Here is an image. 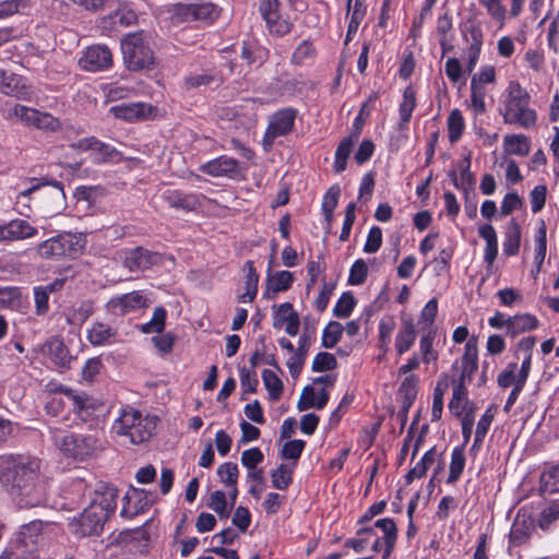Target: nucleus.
Returning a JSON list of instances; mask_svg holds the SVG:
<instances>
[{
  "instance_id": "obj_1",
  "label": "nucleus",
  "mask_w": 559,
  "mask_h": 559,
  "mask_svg": "<svg viewBox=\"0 0 559 559\" xmlns=\"http://www.w3.org/2000/svg\"><path fill=\"white\" fill-rule=\"evenodd\" d=\"M37 459L14 460L1 476L9 495L19 508H36L46 502V483L39 477Z\"/></svg>"
},
{
  "instance_id": "obj_2",
  "label": "nucleus",
  "mask_w": 559,
  "mask_h": 559,
  "mask_svg": "<svg viewBox=\"0 0 559 559\" xmlns=\"http://www.w3.org/2000/svg\"><path fill=\"white\" fill-rule=\"evenodd\" d=\"M530 95L518 82H511L508 96L500 109L506 123L530 129L536 123V112L530 108Z\"/></svg>"
},
{
  "instance_id": "obj_3",
  "label": "nucleus",
  "mask_w": 559,
  "mask_h": 559,
  "mask_svg": "<svg viewBox=\"0 0 559 559\" xmlns=\"http://www.w3.org/2000/svg\"><path fill=\"white\" fill-rule=\"evenodd\" d=\"M121 51L128 70H151L155 66L150 36L143 32L127 34L121 39Z\"/></svg>"
},
{
  "instance_id": "obj_4",
  "label": "nucleus",
  "mask_w": 559,
  "mask_h": 559,
  "mask_svg": "<svg viewBox=\"0 0 559 559\" xmlns=\"http://www.w3.org/2000/svg\"><path fill=\"white\" fill-rule=\"evenodd\" d=\"M102 432L95 430L90 435H66L59 443L60 450L68 456L84 460L103 447Z\"/></svg>"
},
{
  "instance_id": "obj_5",
  "label": "nucleus",
  "mask_w": 559,
  "mask_h": 559,
  "mask_svg": "<svg viewBox=\"0 0 559 559\" xmlns=\"http://www.w3.org/2000/svg\"><path fill=\"white\" fill-rule=\"evenodd\" d=\"M58 390L62 392L72 403V409L81 420L92 421L90 427L98 426V418L104 408L103 404L91 399L84 393L79 394L74 390L69 388L60 386Z\"/></svg>"
},
{
  "instance_id": "obj_6",
  "label": "nucleus",
  "mask_w": 559,
  "mask_h": 559,
  "mask_svg": "<svg viewBox=\"0 0 559 559\" xmlns=\"http://www.w3.org/2000/svg\"><path fill=\"white\" fill-rule=\"evenodd\" d=\"M297 115V109L292 107L280 109L273 114L263 136L265 148H270L276 138L285 136L293 131Z\"/></svg>"
},
{
  "instance_id": "obj_7",
  "label": "nucleus",
  "mask_w": 559,
  "mask_h": 559,
  "mask_svg": "<svg viewBox=\"0 0 559 559\" xmlns=\"http://www.w3.org/2000/svg\"><path fill=\"white\" fill-rule=\"evenodd\" d=\"M109 519L102 508L88 504L71 526L74 533L81 536L98 535L103 531L105 522Z\"/></svg>"
},
{
  "instance_id": "obj_8",
  "label": "nucleus",
  "mask_w": 559,
  "mask_h": 559,
  "mask_svg": "<svg viewBox=\"0 0 559 559\" xmlns=\"http://www.w3.org/2000/svg\"><path fill=\"white\" fill-rule=\"evenodd\" d=\"M46 524L43 521L35 520L21 526L15 537V545L24 548L17 556H23L28 552L29 557L36 556L35 551L37 546L44 540V527Z\"/></svg>"
},
{
  "instance_id": "obj_9",
  "label": "nucleus",
  "mask_w": 559,
  "mask_h": 559,
  "mask_svg": "<svg viewBox=\"0 0 559 559\" xmlns=\"http://www.w3.org/2000/svg\"><path fill=\"white\" fill-rule=\"evenodd\" d=\"M146 307H148V300L140 290L112 297L106 304L107 311L115 316H126Z\"/></svg>"
},
{
  "instance_id": "obj_10",
  "label": "nucleus",
  "mask_w": 559,
  "mask_h": 559,
  "mask_svg": "<svg viewBox=\"0 0 559 559\" xmlns=\"http://www.w3.org/2000/svg\"><path fill=\"white\" fill-rule=\"evenodd\" d=\"M0 93L26 102L33 97L32 87L25 78L3 69H0Z\"/></svg>"
},
{
  "instance_id": "obj_11",
  "label": "nucleus",
  "mask_w": 559,
  "mask_h": 559,
  "mask_svg": "<svg viewBox=\"0 0 559 559\" xmlns=\"http://www.w3.org/2000/svg\"><path fill=\"white\" fill-rule=\"evenodd\" d=\"M177 14L183 16L186 21L214 22L221 14V9L213 2H197L189 4H178Z\"/></svg>"
},
{
  "instance_id": "obj_12",
  "label": "nucleus",
  "mask_w": 559,
  "mask_h": 559,
  "mask_svg": "<svg viewBox=\"0 0 559 559\" xmlns=\"http://www.w3.org/2000/svg\"><path fill=\"white\" fill-rule=\"evenodd\" d=\"M112 63V53L105 45H95L86 49L80 59L81 67L90 72H97L109 68Z\"/></svg>"
},
{
  "instance_id": "obj_13",
  "label": "nucleus",
  "mask_w": 559,
  "mask_h": 559,
  "mask_svg": "<svg viewBox=\"0 0 559 559\" xmlns=\"http://www.w3.org/2000/svg\"><path fill=\"white\" fill-rule=\"evenodd\" d=\"M36 235L37 229L25 219L16 218L0 225V241H19Z\"/></svg>"
},
{
  "instance_id": "obj_14",
  "label": "nucleus",
  "mask_w": 559,
  "mask_h": 559,
  "mask_svg": "<svg viewBox=\"0 0 559 559\" xmlns=\"http://www.w3.org/2000/svg\"><path fill=\"white\" fill-rule=\"evenodd\" d=\"M159 262V255L142 247L129 250L123 259V265L131 272L148 270Z\"/></svg>"
},
{
  "instance_id": "obj_15",
  "label": "nucleus",
  "mask_w": 559,
  "mask_h": 559,
  "mask_svg": "<svg viewBox=\"0 0 559 559\" xmlns=\"http://www.w3.org/2000/svg\"><path fill=\"white\" fill-rule=\"evenodd\" d=\"M118 490L108 483L98 481L94 488V497L90 504H96L102 508L107 516H110L117 508Z\"/></svg>"
},
{
  "instance_id": "obj_16",
  "label": "nucleus",
  "mask_w": 559,
  "mask_h": 559,
  "mask_svg": "<svg viewBox=\"0 0 559 559\" xmlns=\"http://www.w3.org/2000/svg\"><path fill=\"white\" fill-rule=\"evenodd\" d=\"M478 369V350L476 340H468L465 344V350L462 356V371L460 377L453 382L463 383L471 382L474 373Z\"/></svg>"
},
{
  "instance_id": "obj_17",
  "label": "nucleus",
  "mask_w": 559,
  "mask_h": 559,
  "mask_svg": "<svg viewBox=\"0 0 559 559\" xmlns=\"http://www.w3.org/2000/svg\"><path fill=\"white\" fill-rule=\"evenodd\" d=\"M152 111V106L145 103H131L112 106L110 112L118 119L124 121H135L147 117Z\"/></svg>"
},
{
  "instance_id": "obj_18",
  "label": "nucleus",
  "mask_w": 559,
  "mask_h": 559,
  "mask_svg": "<svg viewBox=\"0 0 559 559\" xmlns=\"http://www.w3.org/2000/svg\"><path fill=\"white\" fill-rule=\"evenodd\" d=\"M201 170L210 176L231 178L238 173V160L224 155L204 164Z\"/></svg>"
},
{
  "instance_id": "obj_19",
  "label": "nucleus",
  "mask_w": 559,
  "mask_h": 559,
  "mask_svg": "<svg viewBox=\"0 0 559 559\" xmlns=\"http://www.w3.org/2000/svg\"><path fill=\"white\" fill-rule=\"evenodd\" d=\"M401 328L395 336V349L399 355L407 353L416 341V328L411 317L401 319Z\"/></svg>"
},
{
  "instance_id": "obj_20",
  "label": "nucleus",
  "mask_w": 559,
  "mask_h": 559,
  "mask_svg": "<svg viewBox=\"0 0 559 559\" xmlns=\"http://www.w3.org/2000/svg\"><path fill=\"white\" fill-rule=\"evenodd\" d=\"M164 199L168 205L176 210L186 212L195 211L200 205V199L193 193H183L178 190H168L164 193Z\"/></svg>"
},
{
  "instance_id": "obj_21",
  "label": "nucleus",
  "mask_w": 559,
  "mask_h": 559,
  "mask_svg": "<svg viewBox=\"0 0 559 559\" xmlns=\"http://www.w3.org/2000/svg\"><path fill=\"white\" fill-rule=\"evenodd\" d=\"M538 319L531 313L516 314L508 318V331L510 337H516L521 333L530 332L538 326Z\"/></svg>"
},
{
  "instance_id": "obj_22",
  "label": "nucleus",
  "mask_w": 559,
  "mask_h": 559,
  "mask_svg": "<svg viewBox=\"0 0 559 559\" xmlns=\"http://www.w3.org/2000/svg\"><path fill=\"white\" fill-rule=\"evenodd\" d=\"M56 242L59 248V255H76L84 248V239L81 235H75L71 233H62L55 236Z\"/></svg>"
},
{
  "instance_id": "obj_23",
  "label": "nucleus",
  "mask_w": 559,
  "mask_h": 559,
  "mask_svg": "<svg viewBox=\"0 0 559 559\" xmlns=\"http://www.w3.org/2000/svg\"><path fill=\"white\" fill-rule=\"evenodd\" d=\"M535 531V524L534 520L531 518H523L520 519L518 516L512 525L511 532H510V543L514 546H520L525 544L532 533Z\"/></svg>"
},
{
  "instance_id": "obj_24",
  "label": "nucleus",
  "mask_w": 559,
  "mask_h": 559,
  "mask_svg": "<svg viewBox=\"0 0 559 559\" xmlns=\"http://www.w3.org/2000/svg\"><path fill=\"white\" fill-rule=\"evenodd\" d=\"M293 282L294 275L289 271H278L274 275H269L264 296L266 298H273L277 293L288 290Z\"/></svg>"
},
{
  "instance_id": "obj_25",
  "label": "nucleus",
  "mask_w": 559,
  "mask_h": 559,
  "mask_svg": "<svg viewBox=\"0 0 559 559\" xmlns=\"http://www.w3.org/2000/svg\"><path fill=\"white\" fill-rule=\"evenodd\" d=\"M47 349L52 361L60 368L69 369L72 356L63 341L52 338L47 342Z\"/></svg>"
},
{
  "instance_id": "obj_26",
  "label": "nucleus",
  "mask_w": 559,
  "mask_h": 559,
  "mask_svg": "<svg viewBox=\"0 0 559 559\" xmlns=\"http://www.w3.org/2000/svg\"><path fill=\"white\" fill-rule=\"evenodd\" d=\"M78 146L84 151L93 150L98 152L102 155V162L114 159L120 155V153L114 146L99 141L94 136L80 140Z\"/></svg>"
},
{
  "instance_id": "obj_27",
  "label": "nucleus",
  "mask_w": 559,
  "mask_h": 559,
  "mask_svg": "<svg viewBox=\"0 0 559 559\" xmlns=\"http://www.w3.org/2000/svg\"><path fill=\"white\" fill-rule=\"evenodd\" d=\"M503 145L508 154L516 156H526L531 150L530 139L524 134L506 135Z\"/></svg>"
},
{
  "instance_id": "obj_28",
  "label": "nucleus",
  "mask_w": 559,
  "mask_h": 559,
  "mask_svg": "<svg viewBox=\"0 0 559 559\" xmlns=\"http://www.w3.org/2000/svg\"><path fill=\"white\" fill-rule=\"evenodd\" d=\"M142 414L140 411L134 408H124L122 409L118 419H116L114 424V430L123 436L127 430H130L138 421L143 420Z\"/></svg>"
},
{
  "instance_id": "obj_29",
  "label": "nucleus",
  "mask_w": 559,
  "mask_h": 559,
  "mask_svg": "<svg viewBox=\"0 0 559 559\" xmlns=\"http://www.w3.org/2000/svg\"><path fill=\"white\" fill-rule=\"evenodd\" d=\"M521 245V227L512 219L506 231V239L503 241V252L508 257L518 254Z\"/></svg>"
},
{
  "instance_id": "obj_30",
  "label": "nucleus",
  "mask_w": 559,
  "mask_h": 559,
  "mask_svg": "<svg viewBox=\"0 0 559 559\" xmlns=\"http://www.w3.org/2000/svg\"><path fill=\"white\" fill-rule=\"evenodd\" d=\"M222 82L223 81L219 75L210 72L191 73L187 75L183 80L186 90H193L199 88L201 86H209L213 84L219 86Z\"/></svg>"
},
{
  "instance_id": "obj_31",
  "label": "nucleus",
  "mask_w": 559,
  "mask_h": 559,
  "mask_svg": "<svg viewBox=\"0 0 559 559\" xmlns=\"http://www.w3.org/2000/svg\"><path fill=\"white\" fill-rule=\"evenodd\" d=\"M38 109L27 107L21 104H14L7 110L5 118L9 120H17L26 126L33 127Z\"/></svg>"
},
{
  "instance_id": "obj_32",
  "label": "nucleus",
  "mask_w": 559,
  "mask_h": 559,
  "mask_svg": "<svg viewBox=\"0 0 559 559\" xmlns=\"http://www.w3.org/2000/svg\"><path fill=\"white\" fill-rule=\"evenodd\" d=\"M154 425L147 418L138 421L130 430L123 435L128 437L130 442L133 444H140L147 441L153 433Z\"/></svg>"
},
{
  "instance_id": "obj_33",
  "label": "nucleus",
  "mask_w": 559,
  "mask_h": 559,
  "mask_svg": "<svg viewBox=\"0 0 559 559\" xmlns=\"http://www.w3.org/2000/svg\"><path fill=\"white\" fill-rule=\"evenodd\" d=\"M453 393L452 399L449 403V408L451 413H453L456 417H461L464 409L468 406V401L466 399L467 389L463 383L453 382Z\"/></svg>"
},
{
  "instance_id": "obj_34",
  "label": "nucleus",
  "mask_w": 559,
  "mask_h": 559,
  "mask_svg": "<svg viewBox=\"0 0 559 559\" xmlns=\"http://www.w3.org/2000/svg\"><path fill=\"white\" fill-rule=\"evenodd\" d=\"M483 31L478 23L468 21L463 31V38L468 44L467 50H481Z\"/></svg>"
},
{
  "instance_id": "obj_35",
  "label": "nucleus",
  "mask_w": 559,
  "mask_h": 559,
  "mask_svg": "<svg viewBox=\"0 0 559 559\" xmlns=\"http://www.w3.org/2000/svg\"><path fill=\"white\" fill-rule=\"evenodd\" d=\"M540 492L543 495L559 492V466H550L542 473Z\"/></svg>"
},
{
  "instance_id": "obj_36",
  "label": "nucleus",
  "mask_w": 559,
  "mask_h": 559,
  "mask_svg": "<svg viewBox=\"0 0 559 559\" xmlns=\"http://www.w3.org/2000/svg\"><path fill=\"white\" fill-rule=\"evenodd\" d=\"M355 142L353 139L344 138L335 152V159L333 164L334 171L340 174L346 169L347 158L349 157Z\"/></svg>"
},
{
  "instance_id": "obj_37",
  "label": "nucleus",
  "mask_w": 559,
  "mask_h": 559,
  "mask_svg": "<svg viewBox=\"0 0 559 559\" xmlns=\"http://www.w3.org/2000/svg\"><path fill=\"white\" fill-rule=\"evenodd\" d=\"M465 466L464 448H454L451 454L450 473L448 476V484H454L461 477Z\"/></svg>"
},
{
  "instance_id": "obj_38",
  "label": "nucleus",
  "mask_w": 559,
  "mask_h": 559,
  "mask_svg": "<svg viewBox=\"0 0 559 559\" xmlns=\"http://www.w3.org/2000/svg\"><path fill=\"white\" fill-rule=\"evenodd\" d=\"M262 380L265 389L269 392L271 401H277L283 394V382L276 373L270 369H264L262 372Z\"/></svg>"
},
{
  "instance_id": "obj_39",
  "label": "nucleus",
  "mask_w": 559,
  "mask_h": 559,
  "mask_svg": "<svg viewBox=\"0 0 559 559\" xmlns=\"http://www.w3.org/2000/svg\"><path fill=\"white\" fill-rule=\"evenodd\" d=\"M33 127L43 132L53 133L62 129V123L59 118L51 114L38 110Z\"/></svg>"
},
{
  "instance_id": "obj_40",
  "label": "nucleus",
  "mask_w": 559,
  "mask_h": 559,
  "mask_svg": "<svg viewBox=\"0 0 559 559\" xmlns=\"http://www.w3.org/2000/svg\"><path fill=\"white\" fill-rule=\"evenodd\" d=\"M416 106V95L412 86H407L403 93V102L400 105L401 124H407Z\"/></svg>"
},
{
  "instance_id": "obj_41",
  "label": "nucleus",
  "mask_w": 559,
  "mask_h": 559,
  "mask_svg": "<svg viewBox=\"0 0 559 559\" xmlns=\"http://www.w3.org/2000/svg\"><path fill=\"white\" fill-rule=\"evenodd\" d=\"M417 378L415 374L407 376L399 388L401 403L413 405L418 393Z\"/></svg>"
},
{
  "instance_id": "obj_42",
  "label": "nucleus",
  "mask_w": 559,
  "mask_h": 559,
  "mask_svg": "<svg viewBox=\"0 0 559 559\" xmlns=\"http://www.w3.org/2000/svg\"><path fill=\"white\" fill-rule=\"evenodd\" d=\"M464 119L459 109H453L448 117L449 141L456 143L464 131Z\"/></svg>"
},
{
  "instance_id": "obj_43",
  "label": "nucleus",
  "mask_w": 559,
  "mask_h": 559,
  "mask_svg": "<svg viewBox=\"0 0 559 559\" xmlns=\"http://www.w3.org/2000/svg\"><path fill=\"white\" fill-rule=\"evenodd\" d=\"M166 317L167 311L164 307L155 308L152 319L148 322L142 324L141 331L145 334L162 333L165 328Z\"/></svg>"
},
{
  "instance_id": "obj_44",
  "label": "nucleus",
  "mask_w": 559,
  "mask_h": 559,
  "mask_svg": "<svg viewBox=\"0 0 559 559\" xmlns=\"http://www.w3.org/2000/svg\"><path fill=\"white\" fill-rule=\"evenodd\" d=\"M344 326L337 321H331L322 333V346L333 348L342 337Z\"/></svg>"
},
{
  "instance_id": "obj_45",
  "label": "nucleus",
  "mask_w": 559,
  "mask_h": 559,
  "mask_svg": "<svg viewBox=\"0 0 559 559\" xmlns=\"http://www.w3.org/2000/svg\"><path fill=\"white\" fill-rule=\"evenodd\" d=\"M280 1L278 0H263L260 3L259 12L261 13L266 26H271L276 21L282 19L280 14Z\"/></svg>"
},
{
  "instance_id": "obj_46",
  "label": "nucleus",
  "mask_w": 559,
  "mask_h": 559,
  "mask_svg": "<svg viewBox=\"0 0 559 559\" xmlns=\"http://www.w3.org/2000/svg\"><path fill=\"white\" fill-rule=\"evenodd\" d=\"M271 478L274 488L285 490L293 481V468L286 464H281L272 472Z\"/></svg>"
},
{
  "instance_id": "obj_47",
  "label": "nucleus",
  "mask_w": 559,
  "mask_h": 559,
  "mask_svg": "<svg viewBox=\"0 0 559 559\" xmlns=\"http://www.w3.org/2000/svg\"><path fill=\"white\" fill-rule=\"evenodd\" d=\"M356 306V299L350 292L342 294L333 308V314L337 318H348Z\"/></svg>"
},
{
  "instance_id": "obj_48",
  "label": "nucleus",
  "mask_w": 559,
  "mask_h": 559,
  "mask_svg": "<svg viewBox=\"0 0 559 559\" xmlns=\"http://www.w3.org/2000/svg\"><path fill=\"white\" fill-rule=\"evenodd\" d=\"M114 335L112 329L104 323H94L87 338L93 345H103Z\"/></svg>"
},
{
  "instance_id": "obj_49",
  "label": "nucleus",
  "mask_w": 559,
  "mask_h": 559,
  "mask_svg": "<svg viewBox=\"0 0 559 559\" xmlns=\"http://www.w3.org/2000/svg\"><path fill=\"white\" fill-rule=\"evenodd\" d=\"M207 507L215 511L221 519H227L230 514V507L227 504L226 495L216 490L212 492Z\"/></svg>"
},
{
  "instance_id": "obj_50",
  "label": "nucleus",
  "mask_w": 559,
  "mask_h": 559,
  "mask_svg": "<svg viewBox=\"0 0 559 559\" xmlns=\"http://www.w3.org/2000/svg\"><path fill=\"white\" fill-rule=\"evenodd\" d=\"M337 367V360L335 356L328 352H320L316 355L312 361V371L323 372L331 371Z\"/></svg>"
},
{
  "instance_id": "obj_51",
  "label": "nucleus",
  "mask_w": 559,
  "mask_h": 559,
  "mask_svg": "<svg viewBox=\"0 0 559 559\" xmlns=\"http://www.w3.org/2000/svg\"><path fill=\"white\" fill-rule=\"evenodd\" d=\"M557 520H559V502H552L542 510L538 519V526L543 531H547Z\"/></svg>"
},
{
  "instance_id": "obj_52",
  "label": "nucleus",
  "mask_w": 559,
  "mask_h": 559,
  "mask_svg": "<svg viewBox=\"0 0 559 559\" xmlns=\"http://www.w3.org/2000/svg\"><path fill=\"white\" fill-rule=\"evenodd\" d=\"M367 276L368 265L365 260L358 259L353 263L349 270L348 284L361 285L366 282Z\"/></svg>"
},
{
  "instance_id": "obj_53",
  "label": "nucleus",
  "mask_w": 559,
  "mask_h": 559,
  "mask_svg": "<svg viewBox=\"0 0 559 559\" xmlns=\"http://www.w3.org/2000/svg\"><path fill=\"white\" fill-rule=\"evenodd\" d=\"M447 382L439 380L433 389V402L431 409L432 420H439L443 411V395L447 388Z\"/></svg>"
},
{
  "instance_id": "obj_54",
  "label": "nucleus",
  "mask_w": 559,
  "mask_h": 559,
  "mask_svg": "<svg viewBox=\"0 0 559 559\" xmlns=\"http://www.w3.org/2000/svg\"><path fill=\"white\" fill-rule=\"evenodd\" d=\"M471 92H472V96H471L472 106H473L475 112L478 115L484 114L486 111V106H485L486 90H485V87L477 84L476 80H472L471 81Z\"/></svg>"
},
{
  "instance_id": "obj_55",
  "label": "nucleus",
  "mask_w": 559,
  "mask_h": 559,
  "mask_svg": "<svg viewBox=\"0 0 559 559\" xmlns=\"http://www.w3.org/2000/svg\"><path fill=\"white\" fill-rule=\"evenodd\" d=\"M281 310L287 312L288 320L285 322L286 333L290 336L297 335L300 325L299 314L293 309V305L290 302L282 304Z\"/></svg>"
},
{
  "instance_id": "obj_56",
  "label": "nucleus",
  "mask_w": 559,
  "mask_h": 559,
  "mask_svg": "<svg viewBox=\"0 0 559 559\" xmlns=\"http://www.w3.org/2000/svg\"><path fill=\"white\" fill-rule=\"evenodd\" d=\"M217 474L221 477V480L225 485L231 486V487H235L237 485V479H238V474H239L237 464L231 463V462H226L217 468Z\"/></svg>"
},
{
  "instance_id": "obj_57",
  "label": "nucleus",
  "mask_w": 559,
  "mask_h": 559,
  "mask_svg": "<svg viewBox=\"0 0 559 559\" xmlns=\"http://www.w3.org/2000/svg\"><path fill=\"white\" fill-rule=\"evenodd\" d=\"M245 267L247 270V295H249V301H253L258 293L259 274L257 273L252 261H247Z\"/></svg>"
},
{
  "instance_id": "obj_58",
  "label": "nucleus",
  "mask_w": 559,
  "mask_h": 559,
  "mask_svg": "<svg viewBox=\"0 0 559 559\" xmlns=\"http://www.w3.org/2000/svg\"><path fill=\"white\" fill-rule=\"evenodd\" d=\"M20 296L17 287H0V308L13 309L17 306Z\"/></svg>"
},
{
  "instance_id": "obj_59",
  "label": "nucleus",
  "mask_w": 559,
  "mask_h": 559,
  "mask_svg": "<svg viewBox=\"0 0 559 559\" xmlns=\"http://www.w3.org/2000/svg\"><path fill=\"white\" fill-rule=\"evenodd\" d=\"M305 445L306 442L300 439L288 441L283 445L281 456L285 460L297 461L300 457Z\"/></svg>"
},
{
  "instance_id": "obj_60",
  "label": "nucleus",
  "mask_w": 559,
  "mask_h": 559,
  "mask_svg": "<svg viewBox=\"0 0 559 559\" xmlns=\"http://www.w3.org/2000/svg\"><path fill=\"white\" fill-rule=\"evenodd\" d=\"M438 313V301L437 298L430 299L421 310L419 323L423 324V330L430 328Z\"/></svg>"
},
{
  "instance_id": "obj_61",
  "label": "nucleus",
  "mask_w": 559,
  "mask_h": 559,
  "mask_svg": "<svg viewBox=\"0 0 559 559\" xmlns=\"http://www.w3.org/2000/svg\"><path fill=\"white\" fill-rule=\"evenodd\" d=\"M316 55V49L308 40L300 43L295 49L292 60L296 64L304 63L308 59H312Z\"/></svg>"
},
{
  "instance_id": "obj_62",
  "label": "nucleus",
  "mask_w": 559,
  "mask_h": 559,
  "mask_svg": "<svg viewBox=\"0 0 559 559\" xmlns=\"http://www.w3.org/2000/svg\"><path fill=\"white\" fill-rule=\"evenodd\" d=\"M382 245V230L378 226H372L368 233L364 251L366 253L377 252Z\"/></svg>"
},
{
  "instance_id": "obj_63",
  "label": "nucleus",
  "mask_w": 559,
  "mask_h": 559,
  "mask_svg": "<svg viewBox=\"0 0 559 559\" xmlns=\"http://www.w3.org/2000/svg\"><path fill=\"white\" fill-rule=\"evenodd\" d=\"M265 57V51L261 48L253 47L251 44L243 43L241 47V58L249 64L259 62L262 63Z\"/></svg>"
},
{
  "instance_id": "obj_64",
  "label": "nucleus",
  "mask_w": 559,
  "mask_h": 559,
  "mask_svg": "<svg viewBox=\"0 0 559 559\" xmlns=\"http://www.w3.org/2000/svg\"><path fill=\"white\" fill-rule=\"evenodd\" d=\"M264 459L262 451L259 448H251L245 450L241 454V464L248 469H254Z\"/></svg>"
}]
</instances>
